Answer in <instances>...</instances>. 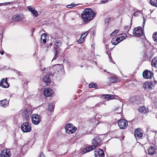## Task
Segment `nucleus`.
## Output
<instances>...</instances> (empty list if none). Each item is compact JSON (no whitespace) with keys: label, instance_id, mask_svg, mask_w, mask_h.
I'll use <instances>...</instances> for the list:
<instances>
[{"label":"nucleus","instance_id":"1","mask_svg":"<svg viewBox=\"0 0 157 157\" xmlns=\"http://www.w3.org/2000/svg\"><path fill=\"white\" fill-rule=\"evenodd\" d=\"M95 14L91 9L86 8L83 11L81 16L84 21L88 22L93 19L95 17Z\"/></svg>","mask_w":157,"mask_h":157},{"label":"nucleus","instance_id":"2","mask_svg":"<svg viewBox=\"0 0 157 157\" xmlns=\"http://www.w3.org/2000/svg\"><path fill=\"white\" fill-rule=\"evenodd\" d=\"M65 129L67 133L71 134L75 132L77 130V128L72 124L68 123L65 126Z\"/></svg>","mask_w":157,"mask_h":157},{"label":"nucleus","instance_id":"3","mask_svg":"<svg viewBox=\"0 0 157 157\" xmlns=\"http://www.w3.org/2000/svg\"><path fill=\"white\" fill-rule=\"evenodd\" d=\"M21 129L24 132H29L31 130V124L28 122H24L21 125Z\"/></svg>","mask_w":157,"mask_h":157},{"label":"nucleus","instance_id":"4","mask_svg":"<svg viewBox=\"0 0 157 157\" xmlns=\"http://www.w3.org/2000/svg\"><path fill=\"white\" fill-rule=\"evenodd\" d=\"M31 119L34 124L38 125L40 122L41 117L37 114H33L32 116Z\"/></svg>","mask_w":157,"mask_h":157},{"label":"nucleus","instance_id":"5","mask_svg":"<svg viewBox=\"0 0 157 157\" xmlns=\"http://www.w3.org/2000/svg\"><path fill=\"white\" fill-rule=\"evenodd\" d=\"M143 132L140 128H138L135 129L134 136L136 139L142 138L143 137Z\"/></svg>","mask_w":157,"mask_h":157},{"label":"nucleus","instance_id":"6","mask_svg":"<svg viewBox=\"0 0 157 157\" xmlns=\"http://www.w3.org/2000/svg\"><path fill=\"white\" fill-rule=\"evenodd\" d=\"M133 34L134 36L139 37L143 35L142 29L140 27L135 28L133 32Z\"/></svg>","mask_w":157,"mask_h":157},{"label":"nucleus","instance_id":"7","mask_svg":"<svg viewBox=\"0 0 157 157\" xmlns=\"http://www.w3.org/2000/svg\"><path fill=\"white\" fill-rule=\"evenodd\" d=\"M119 126L121 129H124L126 128L128 126V122L124 119L119 120L118 122Z\"/></svg>","mask_w":157,"mask_h":157},{"label":"nucleus","instance_id":"8","mask_svg":"<svg viewBox=\"0 0 157 157\" xmlns=\"http://www.w3.org/2000/svg\"><path fill=\"white\" fill-rule=\"evenodd\" d=\"M143 76L145 78L150 79L153 77V74L150 71L146 70L143 72Z\"/></svg>","mask_w":157,"mask_h":157},{"label":"nucleus","instance_id":"9","mask_svg":"<svg viewBox=\"0 0 157 157\" xmlns=\"http://www.w3.org/2000/svg\"><path fill=\"white\" fill-rule=\"evenodd\" d=\"M152 86L153 85L152 82L146 81L144 83L143 85V87L145 90H147V91H149L152 89Z\"/></svg>","mask_w":157,"mask_h":157},{"label":"nucleus","instance_id":"10","mask_svg":"<svg viewBox=\"0 0 157 157\" xmlns=\"http://www.w3.org/2000/svg\"><path fill=\"white\" fill-rule=\"evenodd\" d=\"M95 157H104L105 154L102 150L101 149H97L94 151Z\"/></svg>","mask_w":157,"mask_h":157},{"label":"nucleus","instance_id":"11","mask_svg":"<svg viewBox=\"0 0 157 157\" xmlns=\"http://www.w3.org/2000/svg\"><path fill=\"white\" fill-rule=\"evenodd\" d=\"M53 92V90L49 88H46L44 89V95L47 97H49L52 95Z\"/></svg>","mask_w":157,"mask_h":157},{"label":"nucleus","instance_id":"12","mask_svg":"<svg viewBox=\"0 0 157 157\" xmlns=\"http://www.w3.org/2000/svg\"><path fill=\"white\" fill-rule=\"evenodd\" d=\"M63 66L60 64H58L54 65L55 74L57 73H60L63 71Z\"/></svg>","mask_w":157,"mask_h":157},{"label":"nucleus","instance_id":"13","mask_svg":"<svg viewBox=\"0 0 157 157\" xmlns=\"http://www.w3.org/2000/svg\"><path fill=\"white\" fill-rule=\"evenodd\" d=\"M42 79L44 83L43 84L44 86H48L50 84L51 80L48 75H44Z\"/></svg>","mask_w":157,"mask_h":157},{"label":"nucleus","instance_id":"14","mask_svg":"<svg viewBox=\"0 0 157 157\" xmlns=\"http://www.w3.org/2000/svg\"><path fill=\"white\" fill-rule=\"evenodd\" d=\"M24 19L23 15L21 14H16L14 15L12 17V20L15 21H19Z\"/></svg>","mask_w":157,"mask_h":157},{"label":"nucleus","instance_id":"15","mask_svg":"<svg viewBox=\"0 0 157 157\" xmlns=\"http://www.w3.org/2000/svg\"><path fill=\"white\" fill-rule=\"evenodd\" d=\"M101 142V140L99 136H96L92 140V143L94 146H95V147L99 145Z\"/></svg>","mask_w":157,"mask_h":157},{"label":"nucleus","instance_id":"16","mask_svg":"<svg viewBox=\"0 0 157 157\" xmlns=\"http://www.w3.org/2000/svg\"><path fill=\"white\" fill-rule=\"evenodd\" d=\"M0 86L4 88H7L9 86V84L7 82V78H3L1 80Z\"/></svg>","mask_w":157,"mask_h":157},{"label":"nucleus","instance_id":"17","mask_svg":"<svg viewBox=\"0 0 157 157\" xmlns=\"http://www.w3.org/2000/svg\"><path fill=\"white\" fill-rule=\"evenodd\" d=\"M30 113L27 109L24 110L22 113V116L25 121H28L29 119Z\"/></svg>","mask_w":157,"mask_h":157},{"label":"nucleus","instance_id":"18","mask_svg":"<svg viewBox=\"0 0 157 157\" xmlns=\"http://www.w3.org/2000/svg\"><path fill=\"white\" fill-rule=\"evenodd\" d=\"M11 154L9 150L2 151L0 154L1 157H10Z\"/></svg>","mask_w":157,"mask_h":157},{"label":"nucleus","instance_id":"19","mask_svg":"<svg viewBox=\"0 0 157 157\" xmlns=\"http://www.w3.org/2000/svg\"><path fill=\"white\" fill-rule=\"evenodd\" d=\"M27 9L31 12L34 17H36L38 16V12L35 8L32 7L31 6H28Z\"/></svg>","mask_w":157,"mask_h":157},{"label":"nucleus","instance_id":"20","mask_svg":"<svg viewBox=\"0 0 157 157\" xmlns=\"http://www.w3.org/2000/svg\"><path fill=\"white\" fill-rule=\"evenodd\" d=\"M155 148L154 147L150 146L148 149V154L149 155H153L155 152Z\"/></svg>","mask_w":157,"mask_h":157},{"label":"nucleus","instance_id":"21","mask_svg":"<svg viewBox=\"0 0 157 157\" xmlns=\"http://www.w3.org/2000/svg\"><path fill=\"white\" fill-rule=\"evenodd\" d=\"M118 37L117 36H115L113 37L111 40V43L114 45H116L120 42V40H119Z\"/></svg>","mask_w":157,"mask_h":157},{"label":"nucleus","instance_id":"22","mask_svg":"<svg viewBox=\"0 0 157 157\" xmlns=\"http://www.w3.org/2000/svg\"><path fill=\"white\" fill-rule=\"evenodd\" d=\"M9 104V102L6 99L0 101V106L3 107H7Z\"/></svg>","mask_w":157,"mask_h":157},{"label":"nucleus","instance_id":"23","mask_svg":"<svg viewBox=\"0 0 157 157\" xmlns=\"http://www.w3.org/2000/svg\"><path fill=\"white\" fill-rule=\"evenodd\" d=\"M54 66H52V67H49L47 68V73L51 75H54L55 74V69H54Z\"/></svg>","mask_w":157,"mask_h":157},{"label":"nucleus","instance_id":"24","mask_svg":"<svg viewBox=\"0 0 157 157\" xmlns=\"http://www.w3.org/2000/svg\"><path fill=\"white\" fill-rule=\"evenodd\" d=\"M52 44L58 47H59L61 45V42L59 40L54 39L53 40Z\"/></svg>","mask_w":157,"mask_h":157},{"label":"nucleus","instance_id":"25","mask_svg":"<svg viewBox=\"0 0 157 157\" xmlns=\"http://www.w3.org/2000/svg\"><path fill=\"white\" fill-rule=\"evenodd\" d=\"M95 148V146H94L93 145L90 146L86 147L83 150V152L84 153L89 152Z\"/></svg>","mask_w":157,"mask_h":157},{"label":"nucleus","instance_id":"26","mask_svg":"<svg viewBox=\"0 0 157 157\" xmlns=\"http://www.w3.org/2000/svg\"><path fill=\"white\" fill-rule=\"evenodd\" d=\"M88 33L87 32H86L85 33H83L82 34L81 38L78 41V42H79V43H82L84 41V38L86 37Z\"/></svg>","mask_w":157,"mask_h":157},{"label":"nucleus","instance_id":"27","mask_svg":"<svg viewBox=\"0 0 157 157\" xmlns=\"http://www.w3.org/2000/svg\"><path fill=\"white\" fill-rule=\"evenodd\" d=\"M104 98L108 100H112L114 99V96L112 94H104L102 95Z\"/></svg>","mask_w":157,"mask_h":157},{"label":"nucleus","instance_id":"28","mask_svg":"<svg viewBox=\"0 0 157 157\" xmlns=\"http://www.w3.org/2000/svg\"><path fill=\"white\" fill-rule=\"evenodd\" d=\"M54 108V106L52 103H50L48 105V110L51 113H53Z\"/></svg>","mask_w":157,"mask_h":157},{"label":"nucleus","instance_id":"29","mask_svg":"<svg viewBox=\"0 0 157 157\" xmlns=\"http://www.w3.org/2000/svg\"><path fill=\"white\" fill-rule=\"evenodd\" d=\"M127 36V35L125 34H121L118 35L117 37L119 38V40H120V42L125 39Z\"/></svg>","mask_w":157,"mask_h":157},{"label":"nucleus","instance_id":"30","mask_svg":"<svg viewBox=\"0 0 157 157\" xmlns=\"http://www.w3.org/2000/svg\"><path fill=\"white\" fill-rule=\"evenodd\" d=\"M157 64V57L153 59L151 62V65L152 66L156 68Z\"/></svg>","mask_w":157,"mask_h":157},{"label":"nucleus","instance_id":"31","mask_svg":"<svg viewBox=\"0 0 157 157\" xmlns=\"http://www.w3.org/2000/svg\"><path fill=\"white\" fill-rule=\"evenodd\" d=\"M138 111L141 113H146V109L144 106L140 107L138 108Z\"/></svg>","mask_w":157,"mask_h":157},{"label":"nucleus","instance_id":"32","mask_svg":"<svg viewBox=\"0 0 157 157\" xmlns=\"http://www.w3.org/2000/svg\"><path fill=\"white\" fill-rule=\"evenodd\" d=\"M109 83H115L117 82V80L115 77H109Z\"/></svg>","mask_w":157,"mask_h":157},{"label":"nucleus","instance_id":"33","mask_svg":"<svg viewBox=\"0 0 157 157\" xmlns=\"http://www.w3.org/2000/svg\"><path fill=\"white\" fill-rule=\"evenodd\" d=\"M45 34H43L41 36V39L40 40L41 42L42 43H43L44 44H45L46 43V41L45 39Z\"/></svg>","mask_w":157,"mask_h":157},{"label":"nucleus","instance_id":"34","mask_svg":"<svg viewBox=\"0 0 157 157\" xmlns=\"http://www.w3.org/2000/svg\"><path fill=\"white\" fill-rule=\"evenodd\" d=\"M150 2L151 5L157 7V0H150Z\"/></svg>","mask_w":157,"mask_h":157},{"label":"nucleus","instance_id":"35","mask_svg":"<svg viewBox=\"0 0 157 157\" xmlns=\"http://www.w3.org/2000/svg\"><path fill=\"white\" fill-rule=\"evenodd\" d=\"M152 38L154 41L157 43V32L154 33L153 35Z\"/></svg>","mask_w":157,"mask_h":157},{"label":"nucleus","instance_id":"36","mask_svg":"<svg viewBox=\"0 0 157 157\" xmlns=\"http://www.w3.org/2000/svg\"><path fill=\"white\" fill-rule=\"evenodd\" d=\"M58 54V52L56 49V48H55L54 50V56L53 57V59L52 60V62L53 61V60L56 59L57 57V55Z\"/></svg>","mask_w":157,"mask_h":157},{"label":"nucleus","instance_id":"37","mask_svg":"<svg viewBox=\"0 0 157 157\" xmlns=\"http://www.w3.org/2000/svg\"><path fill=\"white\" fill-rule=\"evenodd\" d=\"M118 32V30L115 29L114 31L111 33L110 34V36H114L116 34H117Z\"/></svg>","mask_w":157,"mask_h":157},{"label":"nucleus","instance_id":"38","mask_svg":"<svg viewBox=\"0 0 157 157\" xmlns=\"http://www.w3.org/2000/svg\"><path fill=\"white\" fill-rule=\"evenodd\" d=\"M96 86L97 85L96 84L92 82L89 84V88H91L93 87L95 88Z\"/></svg>","mask_w":157,"mask_h":157},{"label":"nucleus","instance_id":"39","mask_svg":"<svg viewBox=\"0 0 157 157\" xmlns=\"http://www.w3.org/2000/svg\"><path fill=\"white\" fill-rule=\"evenodd\" d=\"M13 3V2H6L4 3H0V6H6L8 4H12Z\"/></svg>","mask_w":157,"mask_h":157},{"label":"nucleus","instance_id":"40","mask_svg":"<svg viewBox=\"0 0 157 157\" xmlns=\"http://www.w3.org/2000/svg\"><path fill=\"white\" fill-rule=\"evenodd\" d=\"M76 4L72 3L71 5H68L67 6V7L69 8H71L73 7L76 6Z\"/></svg>","mask_w":157,"mask_h":157},{"label":"nucleus","instance_id":"41","mask_svg":"<svg viewBox=\"0 0 157 157\" xmlns=\"http://www.w3.org/2000/svg\"><path fill=\"white\" fill-rule=\"evenodd\" d=\"M141 13L140 11H137L135 12L133 15L137 17L139 16V15Z\"/></svg>","mask_w":157,"mask_h":157},{"label":"nucleus","instance_id":"42","mask_svg":"<svg viewBox=\"0 0 157 157\" xmlns=\"http://www.w3.org/2000/svg\"><path fill=\"white\" fill-rule=\"evenodd\" d=\"M102 104H103V103L102 102H100L99 103H98L97 104H96L95 105V106L93 107L92 108L93 109H94V108L95 107H100L101 106V105Z\"/></svg>","mask_w":157,"mask_h":157},{"label":"nucleus","instance_id":"43","mask_svg":"<svg viewBox=\"0 0 157 157\" xmlns=\"http://www.w3.org/2000/svg\"><path fill=\"white\" fill-rule=\"evenodd\" d=\"M110 19L109 18H106L105 19V23L108 24L110 21Z\"/></svg>","mask_w":157,"mask_h":157},{"label":"nucleus","instance_id":"44","mask_svg":"<svg viewBox=\"0 0 157 157\" xmlns=\"http://www.w3.org/2000/svg\"><path fill=\"white\" fill-rule=\"evenodd\" d=\"M109 0H101L100 2L101 4L105 3L108 2Z\"/></svg>","mask_w":157,"mask_h":157},{"label":"nucleus","instance_id":"45","mask_svg":"<svg viewBox=\"0 0 157 157\" xmlns=\"http://www.w3.org/2000/svg\"><path fill=\"white\" fill-rule=\"evenodd\" d=\"M40 157H45V156L44 155V154H43V153L41 152L39 156Z\"/></svg>","mask_w":157,"mask_h":157},{"label":"nucleus","instance_id":"46","mask_svg":"<svg viewBox=\"0 0 157 157\" xmlns=\"http://www.w3.org/2000/svg\"><path fill=\"white\" fill-rule=\"evenodd\" d=\"M135 102L136 103L138 104L140 103H141V101H140V100L138 101V102H136V101H135Z\"/></svg>","mask_w":157,"mask_h":157},{"label":"nucleus","instance_id":"47","mask_svg":"<svg viewBox=\"0 0 157 157\" xmlns=\"http://www.w3.org/2000/svg\"><path fill=\"white\" fill-rule=\"evenodd\" d=\"M0 53H1V54L2 55H3L4 54V51H2L1 52H0Z\"/></svg>","mask_w":157,"mask_h":157},{"label":"nucleus","instance_id":"48","mask_svg":"<svg viewBox=\"0 0 157 157\" xmlns=\"http://www.w3.org/2000/svg\"><path fill=\"white\" fill-rule=\"evenodd\" d=\"M145 57L146 58H148L149 56L147 54H146Z\"/></svg>","mask_w":157,"mask_h":157},{"label":"nucleus","instance_id":"49","mask_svg":"<svg viewBox=\"0 0 157 157\" xmlns=\"http://www.w3.org/2000/svg\"><path fill=\"white\" fill-rule=\"evenodd\" d=\"M45 67H44L43 69H42V68H40V69L41 70V71H43V70L44 71H45Z\"/></svg>","mask_w":157,"mask_h":157},{"label":"nucleus","instance_id":"50","mask_svg":"<svg viewBox=\"0 0 157 157\" xmlns=\"http://www.w3.org/2000/svg\"><path fill=\"white\" fill-rule=\"evenodd\" d=\"M52 43H50V44H50V46H51L52 45Z\"/></svg>","mask_w":157,"mask_h":157},{"label":"nucleus","instance_id":"51","mask_svg":"<svg viewBox=\"0 0 157 157\" xmlns=\"http://www.w3.org/2000/svg\"><path fill=\"white\" fill-rule=\"evenodd\" d=\"M143 23L144 24V23H145V22L144 21L143 22Z\"/></svg>","mask_w":157,"mask_h":157},{"label":"nucleus","instance_id":"52","mask_svg":"<svg viewBox=\"0 0 157 157\" xmlns=\"http://www.w3.org/2000/svg\"><path fill=\"white\" fill-rule=\"evenodd\" d=\"M95 63L97 64V63H96V62H95Z\"/></svg>","mask_w":157,"mask_h":157},{"label":"nucleus","instance_id":"53","mask_svg":"<svg viewBox=\"0 0 157 157\" xmlns=\"http://www.w3.org/2000/svg\"><path fill=\"white\" fill-rule=\"evenodd\" d=\"M81 67H82V66H81Z\"/></svg>","mask_w":157,"mask_h":157}]
</instances>
